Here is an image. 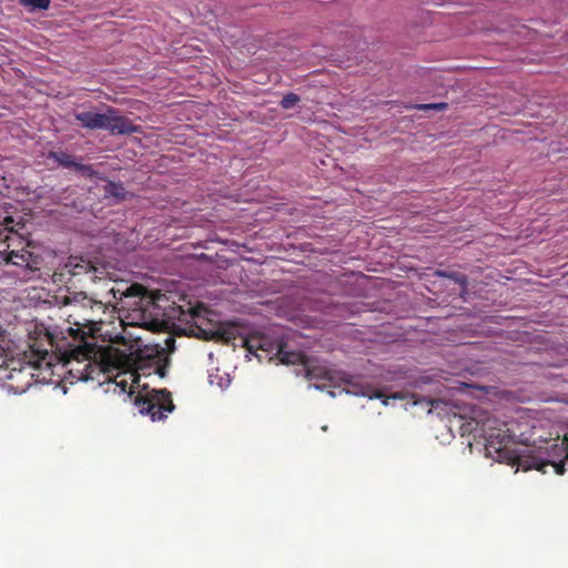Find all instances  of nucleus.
I'll return each instance as SVG.
<instances>
[{"mask_svg": "<svg viewBox=\"0 0 568 568\" xmlns=\"http://www.w3.org/2000/svg\"><path fill=\"white\" fill-rule=\"evenodd\" d=\"M475 426L469 427L475 437L481 436L485 439V450L487 456L511 466H516L518 471H528L531 469L540 470L545 463L536 456L526 454L528 448L518 449L513 447V437L506 424L493 416H486L483 419L475 420ZM471 426V424H469Z\"/></svg>", "mask_w": 568, "mask_h": 568, "instance_id": "1", "label": "nucleus"}, {"mask_svg": "<svg viewBox=\"0 0 568 568\" xmlns=\"http://www.w3.org/2000/svg\"><path fill=\"white\" fill-rule=\"evenodd\" d=\"M128 356L110 348L102 352L97 359V353L92 346L84 345L73 349L65 361L69 374L77 381H95L101 375H106L115 369H122L128 364Z\"/></svg>", "mask_w": 568, "mask_h": 568, "instance_id": "2", "label": "nucleus"}, {"mask_svg": "<svg viewBox=\"0 0 568 568\" xmlns=\"http://www.w3.org/2000/svg\"><path fill=\"white\" fill-rule=\"evenodd\" d=\"M6 227L3 230L0 229V256H3V261L6 264H12L23 268L26 272H34L40 268L41 257L39 255L33 254L24 246L18 248L14 245V242H19V244L23 243V239L19 236L18 233L12 231V227H9V224L13 222L11 216L4 217Z\"/></svg>", "mask_w": 568, "mask_h": 568, "instance_id": "3", "label": "nucleus"}, {"mask_svg": "<svg viewBox=\"0 0 568 568\" xmlns=\"http://www.w3.org/2000/svg\"><path fill=\"white\" fill-rule=\"evenodd\" d=\"M74 118L83 128L90 130H108L113 135H126L139 132L138 125L129 118L120 115L119 112L111 106H109L104 113L84 111L75 113Z\"/></svg>", "mask_w": 568, "mask_h": 568, "instance_id": "4", "label": "nucleus"}, {"mask_svg": "<svg viewBox=\"0 0 568 568\" xmlns=\"http://www.w3.org/2000/svg\"><path fill=\"white\" fill-rule=\"evenodd\" d=\"M142 388L145 393H139L134 400L141 414L150 415L153 422H159L166 417V413L174 410L172 394L166 388L146 390L145 385Z\"/></svg>", "mask_w": 568, "mask_h": 568, "instance_id": "5", "label": "nucleus"}, {"mask_svg": "<svg viewBox=\"0 0 568 568\" xmlns=\"http://www.w3.org/2000/svg\"><path fill=\"white\" fill-rule=\"evenodd\" d=\"M169 359L164 355V348H146L140 351L133 363V383L140 387V378L148 377L153 374L160 378H164L168 373Z\"/></svg>", "mask_w": 568, "mask_h": 568, "instance_id": "6", "label": "nucleus"}, {"mask_svg": "<svg viewBox=\"0 0 568 568\" xmlns=\"http://www.w3.org/2000/svg\"><path fill=\"white\" fill-rule=\"evenodd\" d=\"M245 346L250 353L256 354L257 351H263L266 355L275 352V355L278 357L280 362L283 364H297L304 362V355L300 352H287L285 349V344L283 343H273L264 335H251L245 339Z\"/></svg>", "mask_w": 568, "mask_h": 568, "instance_id": "7", "label": "nucleus"}, {"mask_svg": "<svg viewBox=\"0 0 568 568\" xmlns=\"http://www.w3.org/2000/svg\"><path fill=\"white\" fill-rule=\"evenodd\" d=\"M97 268L91 261L80 256H70L60 272H54L53 277L69 275L70 278L91 274L94 276Z\"/></svg>", "mask_w": 568, "mask_h": 568, "instance_id": "8", "label": "nucleus"}, {"mask_svg": "<svg viewBox=\"0 0 568 568\" xmlns=\"http://www.w3.org/2000/svg\"><path fill=\"white\" fill-rule=\"evenodd\" d=\"M48 159L53 160L63 168H73L75 171L84 174H91L92 172V168L90 165L75 162L73 155L63 151H50Z\"/></svg>", "mask_w": 568, "mask_h": 568, "instance_id": "9", "label": "nucleus"}, {"mask_svg": "<svg viewBox=\"0 0 568 568\" xmlns=\"http://www.w3.org/2000/svg\"><path fill=\"white\" fill-rule=\"evenodd\" d=\"M306 376L313 382L315 388L323 389L328 386L332 382V376L329 372L321 366H310L306 364Z\"/></svg>", "mask_w": 568, "mask_h": 568, "instance_id": "10", "label": "nucleus"}, {"mask_svg": "<svg viewBox=\"0 0 568 568\" xmlns=\"http://www.w3.org/2000/svg\"><path fill=\"white\" fill-rule=\"evenodd\" d=\"M128 192L122 183L109 181L104 185V196L114 199L115 202L124 201L128 197Z\"/></svg>", "mask_w": 568, "mask_h": 568, "instance_id": "11", "label": "nucleus"}, {"mask_svg": "<svg viewBox=\"0 0 568 568\" xmlns=\"http://www.w3.org/2000/svg\"><path fill=\"white\" fill-rule=\"evenodd\" d=\"M526 454L534 455V456H536L540 462L545 463V466H542V468L539 470V471H541V473H544V474L546 473V468H547L548 466L554 467L555 473H556L557 475H564V474H565V471H566V469H565V464H564L562 462L555 463V462H551V460H549V459H547V458H542L539 454H537L534 449H530V448H528V449H527V453H526Z\"/></svg>", "mask_w": 568, "mask_h": 568, "instance_id": "12", "label": "nucleus"}, {"mask_svg": "<svg viewBox=\"0 0 568 568\" xmlns=\"http://www.w3.org/2000/svg\"><path fill=\"white\" fill-rule=\"evenodd\" d=\"M20 4L31 8L32 10H47L50 7V0H19Z\"/></svg>", "mask_w": 568, "mask_h": 568, "instance_id": "13", "label": "nucleus"}, {"mask_svg": "<svg viewBox=\"0 0 568 568\" xmlns=\"http://www.w3.org/2000/svg\"><path fill=\"white\" fill-rule=\"evenodd\" d=\"M300 97L293 92H290L287 94H285L281 101V106L283 109H291L293 108L295 104H297L300 102Z\"/></svg>", "mask_w": 568, "mask_h": 568, "instance_id": "14", "label": "nucleus"}, {"mask_svg": "<svg viewBox=\"0 0 568 568\" xmlns=\"http://www.w3.org/2000/svg\"><path fill=\"white\" fill-rule=\"evenodd\" d=\"M440 275L447 276L448 278L454 280L456 283L460 284L464 287L467 285V276L465 274H459V273H449V274L440 273Z\"/></svg>", "mask_w": 568, "mask_h": 568, "instance_id": "15", "label": "nucleus"}, {"mask_svg": "<svg viewBox=\"0 0 568 568\" xmlns=\"http://www.w3.org/2000/svg\"><path fill=\"white\" fill-rule=\"evenodd\" d=\"M419 110H437L443 111L447 108V103L440 102V103H429V104H420L417 106Z\"/></svg>", "mask_w": 568, "mask_h": 568, "instance_id": "16", "label": "nucleus"}, {"mask_svg": "<svg viewBox=\"0 0 568 568\" xmlns=\"http://www.w3.org/2000/svg\"><path fill=\"white\" fill-rule=\"evenodd\" d=\"M389 398H393V399H405V398H406V396H405V394H404V393H402V392H396V393H393L392 395H389V396L385 397V399H384V402H383V403L386 405V404H387V400H388Z\"/></svg>", "mask_w": 568, "mask_h": 568, "instance_id": "17", "label": "nucleus"}, {"mask_svg": "<svg viewBox=\"0 0 568 568\" xmlns=\"http://www.w3.org/2000/svg\"><path fill=\"white\" fill-rule=\"evenodd\" d=\"M174 343H175V339L172 336H169L165 338V345L168 348L173 349Z\"/></svg>", "mask_w": 568, "mask_h": 568, "instance_id": "18", "label": "nucleus"}, {"mask_svg": "<svg viewBox=\"0 0 568 568\" xmlns=\"http://www.w3.org/2000/svg\"><path fill=\"white\" fill-rule=\"evenodd\" d=\"M383 397H385V396H384L383 392H381V390H375L372 395H369V398H379L381 399Z\"/></svg>", "mask_w": 568, "mask_h": 568, "instance_id": "19", "label": "nucleus"}]
</instances>
